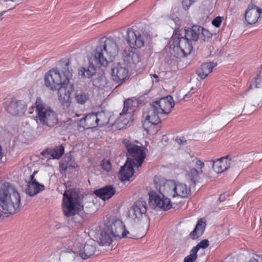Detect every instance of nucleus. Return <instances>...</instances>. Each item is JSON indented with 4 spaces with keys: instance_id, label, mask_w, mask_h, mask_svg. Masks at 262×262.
<instances>
[{
    "instance_id": "obj_1",
    "label": "nucleus",
    "mask_w": 262,
    "mask_h": 262,
    "mask_svg": "<svg viewBox=\"0 0 262 262\" xmlns=\"http://www.w3.org/2000/svg\"><path fill=\"white\" fill-rule=\"evenodd\" d=\"M69 62L63 64L61 70L52 69L46 74L45 84L52 91H58V99L63 106L69 107L71 103L70 96L74 91L69 80L72 70L69 69Z\"/></svg>"
},
{
    "instance_id": "obj_2",
    "label": "nucleus",
    "mask_w": 262,
    "mask_h": 262,
    "mask_svg": "<svg viewBox=\"0 0 262 262\" xmlns=\"http://www.w3.org/2000/svg\"><path fill=\"white\" fill-rule=\"evenodd\" d=\"M174 106L173 98L171 96L152 102L149 110L144 112L143 115L144 120L142 121V125L145 130L151 129L159 131L162 129L159 115L169 114Z\"/></svg>"
},
{
    "instance_id": "obj_3",
    "label": "nucleus",
    "mask_w": 262,
    "mask_h": 262,
    "mask_svg": "<svg viewBox=\"0 0 262 262\" xmlns=\"http://www.w3.org/2000/svg\"><path fill=\"white\" fill-rule=\"evenodd\" d=\"M99 245L110 246L113 241L131 238V234L120 219L110 218L105 220L98 231Z\"/></svg>"
},
{
    "instance_id": "obj_4",
    "label": "nucleus",
    "mask_w": 262,
    "mask_h": 262,
    "mask_svg": "<svg viewBox=\"0 0 262 262\" xmlns=\"http://www.w3.org/2000/svg\"><path fill=\"white\" fill-rule=\"evenodd\" d=\"M119 49L116 39L112 37H102L98 39L92 55L95 62L106 67L118 54Z\"/></svg>"
},
{
    "instance_id": "obj_5",
    "label": "nucleus",
    "mask_w": 262,
    "mask_h": 262,
    "mask_svg": "<svg viewBox=\"0 0 262 262\" xmlns=\"http://www.w3.org/2000/svg\"><path fill=\"white\" fill-rule=\"evenodd\" d=\"M155 185L157 191L169 197L185 198L191 193L189 186L179 181L155 179Z\"/></svg>"
},
{
    "instance_id": "obj_6",
    "label": "nucleus",
    "mask_w": 262,
    "mask_h": 262,
    "mask_svg": "<svg viewBox=\"0 0 262 262\" xmlns=\"http://www.w3.org/2000/svg\"><path fill=\"white\" fill-rule=\"evenodd\" d=\"M20 197L11 186L4 185L0 190V206L4 213L13 214L19 209Z\"/></svg>"
},
{
    "instance_id": "obj_7",
    "label": "nucleus",
    "mask_w": 262,
    "mask_h": 262,
    "mask_svg": "<svg viewBox=\"0 0 262 262\" xmlns=\"http://www.w3.org/2000/svg\"><path fill=\"white\" fill-rule=\"evenodd\" d=\"M75 253L76 255L82 259L91 257L96 252L97 243L90 239L85 243H82V238L77 235L73 236L67 240Z\"/></svg>"
},
{
    "instance_id": "obj_8",
    "label": "nucleus",
    "mask_w": 262,
    "mask_h": 262,
    "mask_svg": "<svg viewBox=\"0 0 262 262\" xmlns=\"http://www.w3.org/2000/svg\"><path fill=\"white\" fill-rule=\"evenodd\" d=\"M34 105L37 119L43 126L53 127L57 124L56 113L40 98H36Z\"/></svg>"
},
{
    "instance_id": "obj_9",
    "label": "nucleus",
    "mask_w": 262,
    "mask_h": 262,
    "mask_svg": "<svg viewBox=\"0 0 262 262\" xmlns=\"http://www.w3.org/2000/svg\"><path fill=\"white\" fill-rule=\"evenodd\" d=\"M63 211L68 217L73 216L83 208L79 197L76 192L72 190L64 192L62 200Z\"/></svg>"
},
{
    "instance_id": "obj_10",
    "label": "nucleus",
    "mask_w": 262,
    "mask_h": 262,
    "mask_svg": "<svg viewBox=\"0 0 262 262\" xmlns=\"http://www.w3.org/2000/svg\"><path fill=\"white\" fill-rule=\"evenodd\" d=\"M123 142L129 154L127 161L133 164L134 167H139L144 160L146 149L143 146L135 145L127 140H124Z\"/></svg>"
},
{
    "instance_id": "obj_11",
    "label": "nucleus",
    "mask_w": 262,
    "mask_h": 262,
    "mask_svg": "<svg viewBox=\"0 0 262 262\" xmlns=\"http://www.w3.org/2000/svg\"><path fill=\"white\" fill-rule=\"evenodd\" d=\"M173 50L177 52L176 56L185 57L190 54L193 49L192 45L188 38L176 33L172 35Z\"/></svg>"
},
{
    "instance_id": "obj_12",
    "label": "nucleus",
    "mask_w": 262,
    "mask_h": 262,
    "mask_svg": "<svg viewBox=\"0 0 262 262\" xmlns=\"http://www.w3.org/2000/svg\"><path fill=\"white\" fill-rule=\"evenodd\" d=\"M147 204L145 201H136L128 211V217L135 223H140L146 219Z\"/></svg>"
},
{
    "instance_id": "obj_13",
    "label": "nucleus",
    "mask_w": 262,
    "mask_h": 262,
    "mask_svg": "<svg viewBox=\"0 0 262 262\" xmlns=\"http://www.w3.org/2000/svg\"><path fill=\"white\" fill-rule=\"evenodd\" d=\"M77 257L67 240L63 243L60 253L56 251L50 256L53 262H75V259Z\"/></svg>"
},
{
    "instance_id": "obj_14",
    "label": "nucleus",
    "mask_w": 262,
    "mask_h": 262,
    "mask_svg": "<svg viewBox=\"0 0 262 262\" xmlns=\"http://www.w3.org/2000/svg\"><path fill=\"white\" fill-rule=\"evenodd\" d=\"M160 194L155 191H151L149 193V203L150 206L155 209H160L166 210L170 209L172 204L170 201V198L161 192L157 191Z\"/></svg>"
},
{
    "instance_id": "obj_15",
    "label": "nucleus",
    "mask_w": 262,
    "mask_h": 262,
    "mask_svg": "<svg viewBox=\"0 0 262 262\" xmlns=\"http://www.w3.org/2000/svg\"><path fill=\"white\" fill-rule=\"evenodd\" d=\"M241 162L237 159H232L229 156L222 157L212 161V168L217 173H221L232 166L240 167Z\"/></svg>"
},
{
    "instance_id": "obj_16",
    "label": "nucleus",
    "mask_w": 262,
    "mask_h": 262,
    "mask_svg": "<svg viewBox=\"0 0 262 262\" xmlns=\"http://www.w3.org/2000/svg\"><path fill=\"white\" fill-rule=\"evenodd\" d=\"M125 40L129 47L135 49L141 48L145 45L144 35L132 28L127 29Z\"/></svg>"
},
{
    "instance_id": "obj_17",
    "label": "nucleus",
    "mask_w": 262,
    "mask_h": 262,
    "mask_svg": "<svg viewBox=\"0 0 262 262\" xmlns=\"http://www.w3.org/2000/svg\"><path fill=\"white\" fill-rule=\"evenodd\" d=\"M122 57L123 64L127 67L136 66L141 61L139 53L136 51V49L129 47H125L122 53Z\"/></svg>"
},
{
    "instance_id": "obj_18",
    "label": "nucleus",
    "mask_w": 262,
    "mask_h": 262,
    "mask_svg": "<svg viewBox=\"0 0 262 262\" xmlns=\"http://www.w3.org/2000/svg\"><path fill=\"white\" fill-rule=\"evenodd\" d=\"M128 67L120 62L114 63L111 69L112 79L117 83H122L128 76Z\"/></svg>"
},
{
    "instance_id": "obj_19",
    "label": "nucleus",
    "mask_w": 262,
    "mask_h": 262,
    "mask_svg": "<svg viewBox=\"0 0 262 262\" xmlns=\"http://www.w3.org/2000/svg\"><path fill=\"white\" fill-rule=\"evenodd\" d=\"M261 14L262 9L251 2L245 13V20L249 25L254 24L258 21Z\"/></svg>"
},
{
    "instance_id": "obj_20",
    "label": "nucleus",
    "mask_w": 262,
    "mask_h": 262,
    "mask_svg": "<svg viewBox=\"0 0 262 262\" xmlns=\"http://www.w3.org/2000/svg\"><path fill=\"white\" fill-rule=\"evenodd\" d=\"M261 81V79L260 76L258 75L257 77L255 78V81L253 84L255 89H253V84H250L248 90L242 94L243 97H244L245 95H246L250 90H252V92L250 93V97L248 100L249 102L252 103L254 106L258 105L259 102H261L259 91L257 90V89L260 88Z\"/></svg>"
},
{
    "instance_id": "obj_21",
    "label": "nucleus",
    "mask_w": 262,
    "mask_h": 262,
    "mask_svg": "<svg viewBox=\"0 0 262 262\" xmlns=\"http://www.w3.org/2000/svg\"><path fill=\"white\" fill-rule=\"evenodd\" d=\"M6 111L12 116H20L23 115L27 109V105L24 101L12 99L5 108Z\"/></svg>"
},
{
    "instance_id": "obj_22",
    "label": "nucleus",
    "mask_w": 262,
    "mask_h": 262,
    "mask_svg": "<svg viewBox=\"0 0 262 262\" xmlns=\"http://www.w3.org/2000/svg\"><path fill=\"white\" fill-rule=\"evenodd\" d=\"M100 119L98 116L94 113L87 115L83 119L80 120L79 124H77L79 127H82L84 130L93 128L98 125H101L103 123L99 124Z\"/></svg>"
},
{
    "instance_id": "obj_23",
    "label": "nucleus",
    "mask_w": 262,
    "mask_h": 262,
    "mask_svg": "<svg viewBox=\"0 0 262 262\" xmlns=\"http://www.w3.org/2000/svg\"><path fill=\"white\" fill-rule=\"evenodd\" d=\"M99 64L100 65L99 62H95L94 56L92 57L89 59L88 67H81L79 69L78 74L82 77L90 78L95 74L97 66Z\"/></svg>"
},
{
    "instance_id": "obj_24",
    "label": "nucleus",
    "mask_w": 262,
    "mask_h": 262,
    "mask_svg": "<svg viewBox=\"0 0 262 262\" xmlns=\"http://www.w3.org/2000/svg\"><path fill=\"white\" fill-rule=\"evenodd\" d=\"M208 33V30L199 26H193L190 30H185V36L190 40L196 41L200 36Z\"/></svg>"
},
{
    "instance_id": "obj_25",
    "label": "nucleus",
    "mask_w": 262,
    "mask_h": 262,
    "mask_svg": "<svg viewBox=\"0 0 262 262\" xmlns=\"http://www.w3.org/2000/svg\"><path fill=\"white\" fill-rule=\"evenodd\" d=\"M36 172V171H34L30 176V181L28 183L26 192L30 196H34L44 189L43 185L39 184L34 178Z\"/></svg>"
},
{
    "instance_id": "obj_26",
    "label": "nucleus",
    "mask_w": 262,
    "mask_h": 262,
    "mask_svg": "<svg viewBox=\"0 0 262 262\" xmlns=\"http://www.w3.org/2000/svg\"><path fill=\"white\" fill-rule=\"evenodd\" d=\"M133 166V164L126 161L124 165L121 167L119 177L122 181H129L132 178L134 173Z\"/></svg>"
},
{
    "instance_id": "obj_27",
    "label": "nucleus",
    "mask_w": 262,
    "mask_h": 262,
    "mask_svg": "<svg viewBox=\"0 0 262 262\" xmlns=\"http://www.w3.org/2000/svg\"><path fill=\"white\" fill-rule=\"evenodd\" d=\"M217 66L215 62H206L201 64L196 70L197 75L202 80L204 79L211 73L213 69Z\"/></svg>"
},
{
    "instance_id": "obj_28",
    "label": "nucleus",
    "mask_w": 262,
    "mask_h": 262,
    "mask_svg": "<svg viewBox=\"0 0 262 262\" xmlns=\"http://www.w3.org/2000/svg\"><path fill=\"white\" fill-rule=\"evenodd\" d=\"M115 192V188L111 185L105 186L94 191L96 195L103 201L110 199Z\"/></svg>"
},
{
    "instance_id": "obj_29",
    "label": "nucleus",
    "mask_w": 262,
    "mask_h": 262,
    "mask_svg": "<svg viewBox=\"0 0 262 262\" xmlns=\"http://www.w3.org/2000/svg\"><path fill=\"white\" fill-rule=\"evenodd\" d=\"M119 115V117L118 119V129H124L127 126H129L132 124L133 121V115L132 113L122 114V113H120Z\"/></svg>"
},
{
    "instance_id": "obj_30",
    "label": "nucleus",
    "mask_w": 262,
    "mask_h": 262,
    "mask_svg": "<svg viewBox=\"0 0 262 262\" xmlns=\"http://www.w3.org/2000/svg\"><path fill=\"white\" fill-rule=\"evenodd\" d=\"M206 225V222L203 219L199 220L194 230L190 234V237L195 239L201 236L205 230Z\"/></svg>"
},
{
    "instance_id": "obj_31",
    "label": "nucleus",
    "mask_w": 262,
    "mask_h": 262,
    "mask_svg": "<svg viewBox=\"0 0 262 262\" xmlns=\"http://www.w3.org/2000/svg\"><path fill=\"white\" fill-rule=\"evenodd\" d=\"M136 101L132 99H127L124 101V106L121 113L123 114L132 113L133 112V107L135 106Z\"/></svg>"
},
{
    "instance_id": "obj_32",
    "label": "nucleus",
    "mask_w": 262,
    "mask_h": 262,
    "mask_svg": "<svg viewBox=\"0 0 262 262\" xmlns=\"http://www.w3.org/2000/svg\"><path fill=\"white\" fill-rule=\"evenodd\" d=\"M64 151V147L62 145H59L55 147L50 151V155L53 159H58L63 154Z\"/></svg>"
},
{
    "instance_id": "obj_33",
    "label": "nucleus",
    "mask_w": 262,
    "mask_h": 262,
    "mask_svg": "<svg viewBox=\"0 0 262 262\" xmlns=\"http://www.w3.org/2000/svg\"><path fill=\"white\" fill-rule=\"evenodd\" d=\"M89 99V95L88 93L80 92L75 96L76 102L80 104H84Z\"/></svg>"
},
{
    "instance_id": "obj_34",
    "label": "nucleus",
    "mask_w": 262,
    "mask_h": 262,
    "mask_svg": "<svg viewBox=\"0 0 262 262\" xmlns=\"http://www.w3.org/2000/svg\"><path fill=\"white\" fill-rule=\"evenodd\" d=\"M231 117H229L228 115H224L219 116L216 118L215 121V125L217 126H222L225 125Z\"/></svg>"
},
{
    "instance_id": "obj_35",
    "label": "nucleus",
    "mask_w": 262,
    "mask_h": 262,
    "mask_svg": "<svg viewBox=\"0 0 262 262\" xmlns=\"http://www.w3.org/2000/svg\"><path fill=\"white\" fill-rule=\"evenodd\" d=\"M209 245V241L207 239H203L201 241L198 245L193 247L192 250H195V252L197 253L200 249H205Z\"/></svg>"
},
{
    "instance_id": "obj_36",
    "label": "nucleus",
    "mask_w": 262,
    "mask_h": 262,
    "mask_svg": "<svg viewBox=\"0 0 262 262\" xmlns=\"http://www.w3.org/2000/svg\"><path fill=\"white\" fill-rule=\"evenodd\" d=\"M153 84V80L151 78H147L142 82L141 86L143 89H146V91H149L151 89Z\"/></svg>"
},
{
    "instance_id": "obj_37",
    "label": "nucleus",
    "mask_w": 262,
    "mask_h": 262,
    "mask_svg": "<svg viewBox=\"0 0 262 262\" xmlns=\"http://www.w3.org/2000/svg\"><path fill=\"white\" fill-rule=\"evenodd\" d=\"M199 171H198L195 168H191L188 172V177L190 179V181L193 182H195L197 179Z\"/></svg>"
},
{
    "instance_id": "obj_38",
    "label": "nucleus",
    "mask_w": 262,
    "mask_h": 262,
    "mask_svg": "<svg viewBox=\"0 0 262 262\" xmlns=\"http://www.w3.org/2000/svg\"><path fill=\"white\" fill-rule=\"evenodd\" d=\"M195 251V250L191 249L190 254L185 257L183 262H194L198 257L197 253Z\"/></svg>"
},
{
    "instance_id": "obj_39",
    "label": "nucleus",
    "mask_w": 262,
    "mask_h": 262,
    "mask_svg": "<svg viewBox=\"0 0 262 262\" xmlns=\"http://www.w3.org/2000/svg\"><path fill=\"white\" fill-rule=\"evenodd\" d=\"M101 166L102 168L107 172L110 171L112 169V164L110 160L107 159L102 160L101 163Z\"/></svg>"
},
{
    "instance_id": "obj_40",
    "label": "nucleus",
    "mask_w": 262,
    "mask_h": 262,
    "mask_svg": "<svg viewBox=\"0 0 262 262\" xmlns=\"http://www.w3.org/2000/svg\"><path fill=\"white\" fill-rule=\"evenodd\" d=\"M222 19V17L217 16L213 19L212 24L215 27H219L221 24Z\"/></svg>"
},
{
    "instance_id": "obj_41",
    "label": "nucleus",
    "mask_w": 262,
    "mask_h": 262,
    "mask_svg": "<svg viewBox=\"0 0 262 262\" xmlns=\"http://www.w3.org/2000/svg\"><path fill=\"white\" fill-rule=\"evenodd\" d=\"M175 140L180 145L184 144L186 143V139L184 136H177Z\"/></svg>"
},
{
    "instance_id": "obj_42",
    "label": "nucleus",
    "mask_w": 262,
    "mask_h": 262,
    "mask_svg": "<svg viewBox=\"0 0 262 262\" xmlns=\"http://www.w3.org/2000/svg\"><path fill=\"white\" fill-rule=\"evenodd\" d=\"M193 161L196 167L198 168H200L201 169V172H202L201 169L204 166V163L202 161L196 159H194Z\"/></svg>"
},
{
    "instance_id": "obj_43",
    "label": "nucleus",
    "mask_w": 262,
    "mask_h": 262,
    "mask_svg": "<svg viewBox=\"0 0 262 262\" xmlns=\"http://www.w3.org/2000/svg\"><path fill=\"white\" fill-rule=\"evenodd\" d=\"M193 3L191 0H183L182 4L184 8L188 9Z\"/></svg>"
},
{
    "instance_id": "obj_44",
    "label": "nucleus",
    "mask_w": 262,
    "mask_h": 262,
    "mask_svg": "<svg viewBox=\"0 0 262 262\" xmlns=\"http://www.w3.org/2000/svg\"><path fill=\"white\" fill-rule=\"evenodd\" d=\"M71 166L72 167H76L77 166V165L75 163H74L73 165H69V164H65L64 163H62L60 166V168L62 170H64V171H66L68 167H70Z\"/></svg>"
},
{
    "instance_id": "obj_45",
    "label": "nucleus",
    "mask_w": 262,
    "mask_h": 262,
    "mask_svg": "<svg viewBox=\"0 0 262 262\" xmlns=\"http://www.w3.org/2000/svg\"><path fill=\"white\" fill-rule=\"evenodd\" d=\"M150 78H151L152 79V77H154L156 79V81L157 82H159V77L157 75L151 74V75H150Z\"/></svg>"
},
{
    "instance_id": "obj_46",
    "label": "nucleus",
    "mask_w": 262,
    "mask_h": 262,
    "mask_svg": "<svg viewBox=\"0 0 262 262\" xmlns=\"http://www.w3.org/2000/svg\"><path fill=\"white\" fill-rule=\"evenodd\" d=\"M225 194H222L220 196V197L219 198V200L221 202L225 200Z\"/></svg>"
},
{
    "instance_id": "obj_47",
    "label": "nucleus",
    "mask_w": 262,
    "mask_h": 262,
    "mask_svg": "<svg viewBox=\"0 0 262 262\" xmlns=\"http://www.w3.org/2000/svg\"><path fill=\"white\" fill-rule=\"evenodd\" d=\"M190 94V92H189L188 93L185 94L184 97V99H185L186 98H189L190 97V94Z\"/></svg>"
},
{
    "instance_id": "obj_48",
    "label": "nucleus",
    "mask_w": 262,
    "mask_h": 262,
    "mask_svg": "<svg viewBox=\"0 0 262 262\" xmlns=\"http://www.w3.org/2000/svg\"><path fill=\"white\" fill-rule=\"evenodd\" d=\"M5 12H2L0 13V21L3 19V16Z\"/></svg>"
},
{
    "instance_id": "obj_49",
    "label": "nucleus",
    "mask_w": 262,
    "mask_h": 262,
    "mask_svg": "<svg viewBox=\"0 0 262 262\" xmlns=\"http://www.w3.org/2000/svg\"><path fill=\"white\" fill-rule=\"evenodd\" d=\"M7 129L5 126L0 125V130H6Z\"/></svg>"
},
{
    "instance_id": "obj_50",
    "label": "nucleus",
    "mask_w": 262,
    "mask_h": 262,
    "mask_svg": "<svg viewBox=\"0 0 262 262\" xmlns=\"http://www.w3.org/2000/svg\"><path fill=\"white\" fill-rule=\"evenodd\" d=\"M249 262H258V261L255 258H253V259H251L250 260Z\"/></svg>"
},
{
    "instance_id": "obj_51",
    "label": "nucleus",
    "mask_w": 262,
    "mask_h": 262,
    "mask_svg": "<svg viewBox=\"0 0 262 262\" xmlns=\"http://www.w3.org/2000/svg\"><path fill=\"white\" fill-rule=\"evenodd\" d=\"M210 35L211 34L208 32V33H205L204 36H207L208 37H209Z\"/></svg>"
},
{
    "instance_id": "obj_52",
    "label": "nucleus",
    "mask_w": 262,
    "mask_h": 262,
    "mask_svg": "<svg viewBox=\"0 0 262 262\" xmlns=\"http://www.w3.org/2000/svg\"><path fill=\"white\" fill-rule=\"evenodd\" d=\"M193 90V88H191L190 91H192Z\"/></svg>"
}]
</instances>
